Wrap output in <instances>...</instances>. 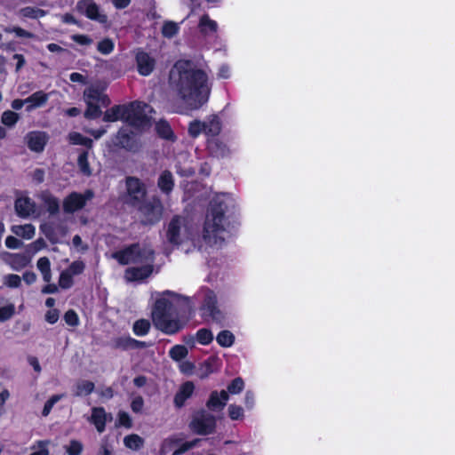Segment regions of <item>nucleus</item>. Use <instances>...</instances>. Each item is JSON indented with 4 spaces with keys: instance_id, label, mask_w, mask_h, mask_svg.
<instances>
[{
    "instance_id": "62",
    "label": "nucleus",
    "mask_w": 455,
    "mask_h": 455,
    "mask_svg": "<svg viewBox=\"0 0 455 455\" xmlns=\"http://www.w3.org/2000/svg\"><path fill=\"white\" fill-rule=\"evenodd\" d=\"M144 407V400L142 396L138 395L132 400L131 409L134 413H140Z\"/></svg>"
},
{
    "instance_id": "3",
    "label": "nucleus",
    "mask_w": 455,
    "mask_h": 455,
    "mask_svg": "<svg viewBox=\"0 0 455 455\" xmlns=\"http://www.w3.org/2000/svg\"><path fill=\"white\" fill-rule=\"evenodd\" d=\"M113 258L123 266L153 262L155 251L152 249L141 247L139 243H134L122 250L115 251Z\"/></svg>"
},
{
    "instance_id": "20",
    "label": "nucleus",
    "mask_w": 455,
    "mask_h": 455,
    "mask_svg": "<svg viewBox=\"0 0 455 455\" xmlns=\"http://www.w3.org/2000/svg\"><path fill=\"white\" fill-rule=\"evenodd\" d=\"M195 385L192 381L182 383L174 395L173 404L177 409L182 408L186 402L193 395Z\"/></svg>"
},
{
    "instance_id": "21",
    "label": "nucleus",
    "mask_w": 455,
    "mask_h": 455,
    "mask_svg": "<svg viewBox=\"0 0 455 455\" xmlns=\"http://www.w3.org/2000/svg\"><path fill=\"white\" fill-rule=\"evenodd\" d=\"M172 303L166 298L157 299L152 309L153 323L164 317L171 316Z\"/></svg>"
},
{
    "instance_id": "50",
    "label": "nucleus",
    "mask_w": 455,
    "mask_h": 455,
    "mask_svg": "<svg viewBox=\"0 0 455 455\" xmlns=\"http://www.w3.org/2000/svg\"><path fill=\"white\" fill-rule=\"evenodd\" d=\"M116 425L117 427H124L125 428H132V419L128 414V412L120 411L117 413V419Z\"/></svg>"
},
{
    "instance_id": "12",
    "label": "nucleus",
    "mask_w": 455,
    "mask_h": 455,
    "mask_svg": "<svg viewBox=\"0 0 455 455\" xmlns=\"http://www.w3.org/2000/svg\"><path fill=\"white\" fill-rule=\"evenodd\" d=\"M153 323L158 331L166 335H175L187 325L186 321L180 318L172 319L171 316L164 317Z\"/></svg>"
},
{
    "instance_id": "13",
    "label": "nucleus",
    "mask_w": 455,
    "mask_h": 455,
    "mask_svg": "<svg viewBox=\"0 0 455 455\" xmlns=\"http://www.w3.org/2000/svg\"><path fill=\"white\" fill-rule=\"evenodd\" d=\"M137 71L140 76H149L156 67V60L141 48H138L135 53Z\"/></svg>"
},
{
    "instance_id": "61",
    "label": "nucleus",
    "mask_w": 455,
    "mask_h": 455,
    "mask_svg": "<svg viewBox=\"0 0 455 455\" xmlns=\"http://www.w3.org/2000/svg\"><path fill=\"white\" fill-rule=\"evenodd\" d=\"M44 247H46L45 241L43 238H38L28 245V252L33 254L41 251Z\"/></svg>"
},
{
    "instance_id": "43",
    "label": "nucleus",
    "mask_w": 455,
    "mask_h": 455,
    "mask_svg": "<svg viewBox=\"0 0 455 455\" xmlns=\"http://www.w3.org/2000/svg\"><path fill=\"white\" fill-rule=\"evenodd\" d=\"M218 368H219V358L214 355L208 357L202 363V369L204 370V375H206V376L217 371Z\"/></svg>"
},
{
    "instance_id": "64",
    "label": "nucleus",
    "mask_w": 455,
    "mask_h": 455,
    "mask_svg": "<svg viewBox=\"0 0 455 455\" xmlns=\"http://www.w3.org/2000/svg\"><path fill=\"white\" fill-rule=\"evenodd\" d=\"M49 442L48 441H38L37 446L39 448L38 451H33L29 455H48L49 450L47 448Z\"/></svg>"
},
{
    "instance_id": "29",
    "label": "nucleus",
    "mask_w": 455,
    "mask_h": 455,
    "mask_svg": "<svg viewBox=\"0 0 455 455\" xmlns=\"http://www.w3.org/2000/svg\"><path fill=\"white\" fill-rule=\"evenodd\" d=\"M33 206L34 204L28 197L18 198L14 203L15 212L20 218H28L32 212Z\"/></svg>"
},
{
    "instance_id": "58",
    "label": "nucleus",
    "mask_w": 455,
    "mask_h": 455,
    "mask_svg": "<svg viewBox=\"0 0 455 455\" xmlns=\"http://www.w3.org/2000/svg\"><path fill=\"white\" fill-rule=\"evenodd\" d=\"M4 284L10 288H18L21 285V278L15 274H9L4 276Z\"/></svg>"
},
{
    "instance_id": "17",
    "label": "nucleus",
    "mask_w": 455,
    "mask_h": 455,
    "mask_svg": "<svg viewBox=\"0 0 455 455\" xmlns=\"http://www.w3.org/2000/svg\"><path fill=\"white\" fill-rule=\"evenodd\" d=\"M229 395L226 390L218 392L216 390L210 394L209 399L206 402V407L209 411L213 412L221 411L228 401Z\"/></svg>"
},
{
    "instance_id": "22",
    "label": "nucleus",
    "mask_w": 455,
    "mask_h": 455,
    "mask_svg": "<svg viewBox=\"0 0 455 455\" xmlns=\"http://www.w3.org/2000/svg\"><path fill=\"white\" fill-rule=\"evenodd\" d=\"M204 134L207 138L218 137L222 129L221 120L218 115H211L204 121Z\"/></svg>"
},
{
    "instance_id": "45",
    "label": "nucleus",
    "mask_w": 455,
    "mask_h": 455,
    "mask_svg": "<svg viewBox=\"0 0 455 455\" xmlns=\"http://www.w3.org/2000/svg\"><path fill=\"white\" fill-rule=\"evenodd\" d=\"M179 26L173 21H165L162 27V35L164 37L172 38L179 32Z\"/></svg>"
},
{
    "instance_id": "31",
    "label": "nucleus",
    "mask_w": 455,
    "mask_h": 455,
    "mask_svg": "<svg viewBox=\"0 0 455 455\" xmlns=\"http://www.w3.org/2000/svg\"><path fill=\"white\" fill-rule=\"evenodd\" d=\"M109 347L113 349L127 351L132 349V337L120 336L113 338L109 342Z\"/></svg>"
},
{
    "instance_id": "42",
    "label": "nucleus",
    "mask_w": 455,
    "mask_h": 455,
    "mask_svg": "<svg viewBox=\"0 0 455 455\" xmlns=\"http://www.w3.org/2000/svg\"><path fill=\"white\" fill-rule=\"evenodd\" d=\"M20 115L12 110H5L1 116V123L11 128L13 127L19 121Z\"/></svg>"
},
{
    "instance_id": "57",
    "label": "nucleus",
    "mask_w": 455,
    "mask_h": 455,
    "mask_svg": "<svg viewBox=\"0 0 455 455\" xmlns=\"http://www.w3.org/2000/svg\"><path fill=\"white\" fill-rule=\"evenodd\" d=\"M83 443L77 440H71L69 445L67 447L68 455H80L83 452Z\"/></svg>"
},
{
    "instance_id": "60",
    "label": "nucleus",
    "mask_w": 455,
    "mask_h": 455,
    "mask_svg": "<svg viewBox=\"0 0 455 455\" xmlns=\"http://www.w3.org/2000/svg\"><path fill=\"white\" fill-rule=\"evenodd\" d=\"M70 38L80 45H91L93 43V40L87 35L75 34Z\"/></svg>"
},
{
    "instance_id": "46",
    "label": "nucleus",
    "mask_w": 455,
    "mask_h": 455,
    "mask_svg": "<svg viewBox=\"0 0 455 455\" xmlns=\"http://www.w3.org/2000/svg\"><path fill=\"white\" fill-rule=\"evenodd\" d=\"M77 164L79 166L80 171L85 175H91V168L88 161V153L86 151H83L79 154L77 158Z\"/></svg>"
},
{
    "instance_id": "30",
    "label": "nucleus",
    "mask_w": 455,
    "mask_h": 455,
    "mask_svg": "<svg viewBox=\"0 0 455 455\" xmlns=\"http://www.w3.org/2000/svg\"><path fill=\"white\" fill-rule=\"evenodd\" d=\"M31 260V257L23 253H14L11 255L10 265L12 269L19 271L26 267Z\"/></svg>"
},
{
    "instance_id": "25",
    "label": "nucleus",
    "mask_w": 455,
    "mask_h": 455,
    "mask_svg": "<svg viewBox=\"0 0 455 455\" xmlns=\"http://www.w3.org/2000/svg\"><path fill=\"white\" fill-rule=\"evenodd\" d=\"M125 104L114 105L107 109L103 115V121L107 123H114L118 120L124 122Z\"/></svg>"
},
{
    "instance_id": "51",
    "label": "nucleus",
    "mask_w": 455,
    "mask_h": 455,
    "mask_svg": "<svg viewBox=\"0 0 455 455\" xmlns=\"http://www.w3.org/2000/svg\"><path fill=\"white\" fill-rule=\"evenodd\" d=\"M73 275H70L67 270H64L60 273L59 278V285L62 289H69L73 286Z\"/></svg>"
},
{
    "instance_id": "39",
    "label": "nucleus",
    "mask_w": 455,
    "mask_h": 455,
    "mask_svg": "<svg viewBox=\"0 0 455 455\" xmlns=\"http://www.w3.org/2000/svg\"><path fill=\"white\" fill-rule=\"evenodd\" d=\"M188 354V350L184 345H175L169 351L170 357L175 362H180Z\"/></svg>"
},
{
    "instance_id": "28",
    "label": "nucleus",
    "mask_w": 455,
    "mask_h": 455,
    "mask_svg": "<svg viewBox=\"0 0 455 455\" xmlns=\"http://www.w3.org/2000/svg\"><path fill=\"white\" fill-rule=\"evenodd\" d=\"M156 134L165 140L175 141L176 135L174 134L170 124L164 120L160 119L156 124Z\"/></svg>"
},
{
    "instance_id": "48",
    "label": "nucleus",
    "mask_w": 455,
    "mask_h": 455,
    "mask_svg": "<svg viewBox=\"0 0 455 455\" xmlns=\"http://www.w3.org/2000/svg\"><path fill=\"white\" fill-rule=\"evenodd\" d=\"M84 97L85 102H96L98 103L101 99V92L99 89L90 87L84 92Z\"/></svg>"
},
{
    "instance_id": "1",
    "label": "nucleus",
    "mask_w": 455,
    "mask_h": 455,
    "mask_svg": "<svg viewBox=\"0 0 455 455\" xmlns=\"http://www.w3.org/2000/svg\"><path fill=\"white\" fill-rule=\"evenodd\" d=\"M235 208L233 199L225 194L212 199L203 229V239L207 244L221 246L224 243L223 235L229 231L235 217Z\"/></svg>"
},
{
    "instance_id": "27",
    "label": "nucleus",
    "mask_w": 455,
    "mask_h": 455,
    "mask_svg": "<svg viewBox=\"0 0 455 455\" xmlns=\"http://www.w3.org/2000/svg\"><path fill=\"white\" fill-rule=\"evenodd\" d=\"M47 100L48 95L45 92L43 91L36 92L25 99V101L28 104L26 110L29 112L34 108H39L45 104Z\"/></svg>"
},
{
    "instance_id": "15",
    "label": "nucleus",
    "mask_w": 455,
    "mask_h": 455,
    "mask_svg": "<svg viewBox=\"0 0 455 455\" xmlns=\"http://www.w3.org/2000/svg\"><path fill=\"white\" fill-rule=\"evenodd\" d=\"M206 150L211 156L218 159L228 157L231 155L229 147L218 137L207 138Z\"/></svg>"
},
{
    "instance_id": "4",
    "label": "nucleus",
    "mask_w": 455,
    "mask_h": 455,
    "mask_svg": "<svg viewBox=\"0 0 455 455\" xmlns=\"http://www.w3.org/2000/svg\"><path fill=\"white\" fill-rule=\"evenodd\" d=\"M124 123L136 130L142 131L151 125V118L148 112L153 108L148 103L140 100H134L125 104Z\"/></svg>"
},
{
    "instance_id": "7",
    "label": "nucleus",
    "mask_w": 455,
    "mask_h": 455,
    "mask_svg": "<svg viewBox=\"0 0 455 455\" xmlns=\"http://www.w3.org/2000/svg\"><path fill=\"white\" fill-rule=\"evenodd\" d=\"M111 145L117 149L137 153L141 148L140 137L132 131L121 127L111 139Z\"/></svg>"
},
{
    "instance_id": "18",
    "label": "nucleus",
    "mask_w": 455,
    "mask_h": 455,
    "mask_svg": "<svg viewBox=\"0 0 455 455\" xmlns=\"http://www.w3.org/2000/svg\"><path fill=\"white\" fill-rule=\"evenodd\" d=\"M153 270L154 267L152 262H149L148 264L140 267H132L127 268L125 270V276L130 282L143 281L152 275Z\"/></svg>"
},
{
    "instance_id": "19",
    "label": "nucleus",
    "mask_w": 455,
    "mask_h": 455,
    "mask_svg": "<svg viewBox=\"0 0 455 455\" xmlns=\"http://www.w3.org/2000/svg\"><path fill=\"white\" fill-rule=\"evenodd\" d=\"M112 419V415L107 413L104 407H93L92 409V415L90 422L94 425L99 433H103L106 429L108 420Z\"/></svg>"
},
{
    "instance_id": "53",
    "label": "nucleus",
    "mask_w": 455,
    "mask_h": 455,
    "mask_svg": "<svg viewBox=\"0 0 455 455\" xmlns=\"http://www.w3.org/2000/svg\"><path fill=\"white\" fill-rule=\"evenodd\" d=\"M84 269L85 264L83 260H75L68 266L66 270L74 276L81 275Z\"/></svg>"
},
{
    "instance_id": "8",
    "label": "nucleus",
    "mask_w": 455,
    "mask_h": 455,
    "mask_svg": "<svg viewBox=\"0 0 455 455\" xmlns=\"http://www.w3.org/2000/svg\"><path fill=\"white\" fill-rule=\"evenodd\" d=\"M199 310L201 317L205 322L212 320L217 323H221L225 319L223 313L218 307L217 296L212 290H209L204 295Z\"/></svg>"
},
{
    "instance_id": "47",
    "label": "nucleus",
    "mask_w": 455,
    "mask_h": 455,
    "mask_svg": "<svg viewBox=\"0 0 455 455\" xmlns=\"http://www.w3.org/2000/svg\"><path fill=\"white\" fill-rule=\"evenodd\" d=\"M244 382L241 377L235 378L227 387L228 394L236 395L243 391Z\"/></svg>"
},
{
    "instance_id": "26",
    "label": "nucleus",
    "mask_w": 455,
    "mask_h": 455,
    "mask_svg": "<svg viewBox=\"0 0 455 455\" xmlns=\"http://www.w3.org/2000/svg\"><path fill=\"white\" fill-rule=\"evenodd\" d=\"M198 28L202 35L209 36L217 32L218 24L205 13L200 17Z\"/></svg>"
},
{
    "instance_id": "32",
    "label": "nucleus",
    "mask_w": 455,
    "mask_h": 455,
    "mask_svg": "<svg viewBox=\"0 0 455 455\" xmlns=\"http://www.w3.org/2000/svg\"><path fill=\"white\" fill-rule=\"evenodd\" d=\"M235 335L228 330L220 331L217 337V343L222 347H230L235 343Z\"/></svg>"
},
{
    "instance_id": "36",
    "label": "nucleus",
    "mask_w": 455,
    "mask_h": 455,
    "mask_svg": "<svg viewBox=\"0 0 455 455\" xmlns=\"http://www.w3.org/2000/svg\"><path fill=\"white\" fill-rule=\"evenodd\" d=\"M86 109L84 111V117L88 120H95L101 116L102 111L100 107L96 102H85Z\"/></svg>"
},
{
    "instance_id": "37",
    "label": "nucleus",
    "mask_w": 455,
    "mask_h": 455,
    "mask_svg": "<svg viewBox=\"0 0 455 455\" xmlns=\"http://www.w3.org/2000/svg\"><path fill=\"white\" fill-rule=\"evenodd\" d=\"M20 13L23 18L38 19L44 17L45 11L33 6H26L20 10Z\"/></svg>"
},
{
    "instance_id": "5",
    "label": "nucleus",
    "mask_w": 455,
    "mask_h": 455,
    "mask_svg": "<svg viewBox=\"0 0 455 455\" xmlns=\"http://www.w3.org/2000/svg\"><path fill=\"white\" fill-rule=\"evenodd\" d=\"M135 208L140 214L141 223L144 226L156 225L163 218L164 205L158 196H153L148 200H144Z\"/></svg>"
},
{
    "instance_id": "49",
    "label": "nucleus",
    "mask_w": 455,
    "mask_h": 455,
    "mask_svg": "<svg viewBox=\"0 0 455 455\" xmlns=\"http://www.w3.org/2000/svg\"><path fill=\"white\" fill-rule=\"evenodd\" d=\"M115 44L110 38H104L97 44V50L105 55L111 53L114 51Z\"/></svg>"
},
{
    "instance_id": "10",
    "label": "nucleus",
    "mask_w": 455,
    "mask_h": 455,
    "mask_svg": "<svg viewBox=\"0 0 455 455\" xmlns=\"http://www.w3.org/2000/svg\"><path fill=\"white\" fill-rule=\"evenodd\" d=\"M93 196L94 192L92 189H86L83 194L73 191L63 199V212L67 214H72L80 211L84 208L87 201L92 199Z\"/></svg>"
},
{
    "instance_id": "23",
    "label": "nucleus",
    "mask_w": 455,
    "mask_h": 455,
    "mask_svg": "<svg viewBox=\"0 0 455 455\" xmlns=\"http://www.w3.org/2000/svg\"><path fill=\"white\" fill-rule=\"evenodd\" d=\"M40 199L51 216L60 213V201L50 191H43L40 195Z\"/></svg>"
},
{
    "instance_id": "52",
    "label": "nucleus",
    "mask_w": 455,
    "mask_h": 455,
    "mask_svg": "<svg viewBox=\"0 0 455 455\" xmlns=\"http://www.w3.org/2000/svg\"><path fill=\"white\" fill-rule=\"evenodd\" d=\"M62 395H52L44 403L42 415L44 417H46L50 414L51 411L52 410L55 403H57L61 398Z\"/></svg>"
},
{
    "instance_id": "6",
    "label": "nucleus",
    "mask_w": 455,
    "mask_h": 455,
    "mask_svg": "<svg viewBox=\"0 0 455 455\" xmlns=\"http://www.w3.org/2000/svg\"><path fill=\"white\" fill-rule=\"evenodd\" d=\"M217 420L215 416L204 409L196 411L189 422V429L199 435H208L215 432Z\"/></svg>"
},
{
    "instance_id": "33",
    "label": "nucleus",
    "mask_w": 455,
    "mask_h": 455,
    "mask_svg": "<svg viewBox=\"0 0 455 455\" xmlns=\"http://www.w3.org/2000/svg\"><path fill=\"white\" fill-rule=\"evenodd\" d=\"M12 232L25 239H31L35 235L36 228L32 224L12 227Z\"/></svg>"
},
{
    "instance_id": "44",
    "label": "nucleus",
    "mask_w": 455,
    "mask_h": 455,
    "mask_svg": "<svg viewBox=\"0 0 455 455\" xmlns=\"http://www.w3.org/2000/svg\"><path fill=\"white\" fill-rule=\"evenodd\" d=\"M188 132L189 136L194 139L197 138L202 132L204 133V121L193 120L189 123Z\"/></svg>"
},
{
    "instance_id": "38",
    "label": "nucleus",
    "mask_w": 455,
    "mask_h": 455,
    "mask_svg": "<svg viewBox=\"0 0 455 455\" xmlns=\"http://www.w3.org/2000/svg\"><path fill=\"white\" fill-rule=\"evenodd\" d=\"M69 140L73 145H81L86 147L87 148H92L93 145V141L92 139L85 137L79 132L70 133Z\"/></svg>"
},
{
    "instance_id": "2",
    "label": "nucleus",
    "mask_w": 455,
    "mask_h": 455,
    "mask_svg": "<svg viewBox=\"0 0 455 455\" xmlns=\"http://www.w3.org/2000/svg\"><path fill=\"white\" fill-rule=\"evenodd\" d=\"M206 83L207 76L202 69L180 70L178 93L191 109H198L208 100Z\"/></svg>"
},
{
    "instance_id": "14",
    "label": "nucleus",
    "mask_w": 455,
    "mask_h": 455,
    "mask_svg": "<svg viewBox=\"0 0 455 455\" xmlns=\"http://www.w3.org/2000/svg\"><path fill=\"white\" fill-rule=\"evenodd\" d=\"M49 137L45 132L31 131L25 136L28 148L36 153H41L48 142Z\"/></svg>"
},
{
    "instance_id": "55",
    "label": "nucleus",
    "mask_w": 455,
    "mask_h": 455,
    "mask_svg": "<svg viewBox=\"0 0 455 455\" xmlns=\"http://www.w3.org/2000/svg\"><path fill=\"white\" fill-rule=\"evenodd\" d=\"M64 321L71 327H76L79 324L78 315L73 309H69L64 314Z\"/></svg>"
},
{
    "instance_id": "9",
    "label": "nucleus",
    "mask_w": 455,
    "mask_h": 455,
    "mask_svg": "<svg viewBox=\"0 0 455 455\" xmlns=\"http://www.w3.org/2000/svg\"><path fill=\"white\" fill-rule=\"evenodd\" d=\"M125 187L127 200L126 204L131 207H137L146 200L148 194L145 183L135 176H127L125 178Z\"/></svg>"
},
{
    "instance_id": "11",
    "label": "nucleus",
    "mask_w": 455,
    "mask_h": 455,
    "mask_svg": "<svg viewBox=\"0 0 455 455\" xmlns=\"http://www.w3.org/2000/svg\"><path fill=\"white\" fill-rule=\"evenodd\" d=\"M76 11L80 15L100 24H107L108 21V15L100 12V6L94 0H79L76 5Z\"/></svg>"
},
{
    "instance_id": "24",
    "label": "nucleus",
    "mask_w": 455,
    "mask_h": 455,
    "mask_svg": "<svg viewBox=\"0 0 455 455\" xmlns=\"http://www.w3.org/2000/svg\"><path fill=\"white\" fill-rule=\"evenodd\" d=\"M157 187L162 193L167 196L172 193L174 188V179L169 170H164L161 172L157 180Z\"/></svg>"
},
{
    "instance_id": "40",
    "label": "nucleus",
    "mask_w": 455,
    "mask_h": 455,
    "mask_svg": "<svg viewBox=\"0 0 455 455\" xmlns=\"http://www.w3.org/2000/svg\"><path fill=\"white\" fill-rule=\"evenodd\" d=\"M196 339L199 344L203 346H207L212 342L214 338L210 329L202 328L196 331Z\"/></svg>"
},
{
    "instance_id": "63",
    "label": "nucleus",
    "mask_w": 455,
    "mask_h": 455,
    "mask_svg": "<svg viewBox=\"0 0 455 455\" xmlns=\"http://www.w3.org/2000/svg\"><path fill=\"white\" fill-rule=\"evenodd\" d=\"M23 244L22 241L15 236L8 235L5 239V246L9 249H18Z\"/></svg>"
},
{
    "instance_id": "35",
    "label": "nucleus",
    "mask_w": 455,
    "mask_h": 455,
    "mask_svg": "<svg viewBox=\"0 0 455 455\" xmlns=\"http://www.w3.org/2000/svg\"><path fill=\"white\" fill-rule=\"evenodd\" d=\"M76 388V396L89 395L94 391L95 385L90 380H81L77 382Z\"/></svg>"
},
{
    "instance_id": "16",
    "label": "nucleus",
    "mask_w": 455,
    "mask_h": 455,
    "mask_svg": "<svg viewBox=\"0 0 455 455\" xmlns=\"http://www.w3.org/2000/svg\"><path fill=\"white\" fill-rule=\"evenodd\" d=\"M182 226L181 217L179 215H174L167 226L166 230V238L167 241L172 245H180V231Z\"/></svg>"
},
{
    "instance_id": "54",
    "label": "nucleus",
    "mask_w": 455,
    "mask_h": 455,
    "mask_svg": "<svg viewBox=\"0 0 455 455\" xmlns=\"http://www.w3.org/2000/svg\"><path fill=\"white\" fill-rule=\"evenodd\" d=\"M199 440L198 439H195V440H192V441H187V442H184L182 443L179 448H177L173 452H172V455H181L183 453H185L186 451L193 449L194 447L196 446V444L198 443Z\"/></svg>"
},
{
    "instance_id": "41",
    "label": "nucleus",
    "mask_w": 455,
    "mask_h": 455,
    "mask_svg": "<svg viewBox=\"0 0 455 455\" xmlns=\"http://www.w3.org/2000/svg\"><path fill=\"white\" fill-rule=\"evenodd\" d=\"M150 330V322L147 319H139L135 321L132 331L137 336H145Z\"/></svg>"
},
{
    "instance_id": "34",
    "label": "nucleus",
    "mask_w": 455,
    "mask_h": 455,
    "mask_svg": "<svg viewBox=\"0 0 455 455\" xmlns=\"http://www.w3.org/2000/svg\"><path fill=\"white\" fill-rule=\"evenodd\" d=\"M124 443L127 448L133 451H138L143 446L144 439L139 435L131 434L124 437Z\"/></svg>"
},
{
    "instance_id": "59",
    "label": "nucleus",
    "mask_w": 455,
    "mask_h": 455,
    "mask_svg": "<svg viewBox=\"0 0 455 455\" xmlns=\"http://www.w3.org/2000/svg\"><path fill=\"white\" fill-rule=\"evenodd\" d=\"M5 32L14 33L19 37L24 38H32L34 37V34L20 28V27H13V28H4Z\"/></svg>"
},
{
    "instance_id": "56",
    "label": "nucleus",
    "mask_w": 455,
    "mask_h": 455,
    "mask_svg": "<svg viewBox=\"0 0 455 455\" xmlns=\"http://www.w3.org/2000/svg\"><path fill=\"white\" fill-rule=\"evenodd\" d=\"M228 417L232 420H238L243 418V409L236 404H230L228 406Z\"/></svg>"
}]
</instances>
